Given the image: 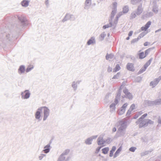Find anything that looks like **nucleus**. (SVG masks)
<instances>
[{
  "label": "nucleus",
  "instance_id": "f257e3e1",
  "mask_svg": "<svg viewBox=\"0 0 161 161\" xmlns=\"http://www.w3.org/2000/svg\"><path fill=\"white\" fill-rule=\"evenodd\" d=\"M6 29L0 33V42H4L8 41H10L12 38L14 37L9 29Z\"/></svg>",
  "mask_w": 161,
  "mask_h": 161
},
{
  "label": "nucleus",
  "instance_id": "f03ea898",
  "mask_svg": "<svg viewBox=\"0 0 161 161\" xmlns=\"http://www.w3.org/2000/svg\"><path fill=\"white\" fill-rule=\"evenodd\" d=\"M154 122L148 119H138L136 122V124H139V128H145L147 127L148 124L153 125L154 124Z\"/></svg>",
  "mask_w": 161,
  "mask_h": 161
},
{
  "label": "nucleus",
  "instance_id": "7ed1b4c3",
  "mask_svg": "<svg viewBox=\"0 0 161 161\" xmlns=\"http://www.w3.org/2000/svg\"><path fill=\"white\" fill-rule=\"evenodd\" d=\"M121 89V87L120 86L118 90L117 95L115 98L114 102L112 103L109 106L110 108H111L110 110L111 111H114L115 109V105L117 104L119 102L118 100L120 98Z\"/></svg>",
  "mask_w": 161,
  "mask_h": 161
},
{
  "label": "nucleus",
  "instance_id": "20e7f679",
  "mask_svg": "<svg viewBox=\"0 0 161 161\" xmlns=\"http://www.w3.org/2000/svg\"><path fill=\"white\" fill-rule=\"evenodd\" d=\"M18 19L20 22L21 25L20 26H17V27L19 29H21L28 25V22L24 16H18Z\"/></svg>",
  "mask_w": 161,
  "mask_h": 161
},
{
  "label": "nucleus",
  "instance_id": "39448f33",
  "mask_svg": "<svg viewBox=\"0 0 161 161\" xmlns=\"http://www.w3.org/2000/svg\"><path fill=\"white\" fill-rule=\"evenodd\" d=\"M42 110L43 109V120L45 121L49 116L50 113L49 109L46 106L41 107Z\"/></svg>",
  "mask_w": 161,
  "mask_h": 161
},
{
  "label": "nucleus",
  "instance_id": "423d86ee",
  "mask_svg": "<svg viewBox=\"0 0 161 161\" xmlns=\"http://www.w3.org/2000/svg\"><path fill=\"white\" fill-rule=\"evenodd\" d=\"M42 112V108L40 107L37 109L35 113V118L36 119L38 120L39 121H40L41 119V118Z\"/></svg>",
  "mask_w": 161,
  "mask_h": 161
},
{
  "label": "nucleus",
  "instance_id": "0eeeda50",
  "mask_svg": "<svg viewBox=\"0 0 161 161\" xmlns=\"http://www.w3.org/2000/svg\"><path fill=\"white\" fill-rule=\"evenodd\" d=\"M123 92L125 94V95L122 96L123 98L126 97L128 98L130 100L132 99L133 98L132 95L129 92L128 89H127L126 88H125L123 90Z\"/></svg>",
  "mask_w": 161,
  "mask_h": 161
},
{
  "label": "nucleus",
  "instance_id": "6e6552de",
  "mask_svg": "<svg viewBox=\"0 0 161 161\" xmlns=\"http://www.w3.org/2000/svg\"><path fill=\"white\" fill-rule=\"evenodd\" d=\"M31 93L29 90H25L21 93V97L22 99H27L29 98Z\"/></svg>",
  "mask_w": 161,
  "mask_h": 161
},
{
  "label": "nucleus",
  "instance_id": "1a4fd4ad",
  "mask_svg": "<svg viewBox=\"0 0 161 161\" xmlns=\"http://www.w3.org/2000/svg\"><path fill=\"white\" fill-rule=\"evenodd\" d=\"M128 104L127 103L124 104L120 109L117 111L118 114L119 115L123 114L125 112V109Z\"/></svg>",
  "mask_w": 161,
  "mask_h": 161
},
{
  "label": "nucleus",
  "instance_id": "9d476101",
  "mask_svg": "<svg viewBox=\"0 0 161 161\" xmlns=\"http://www.w3.org/2000/svg\"><path fill=\"white\" fill-rule=\"evenodd\" d=\"M97 137V135L93 136L87 138L85 140V143L88 145H91L92 144L93 140L94 139H96Z\"/></svg>",
  "mask_w": 161,
  "mask_h": 161
},
{
  "label": "nucleus",
  "instance_id": "9b49d317",
  "mask_svg": "<svg viewBox=\"0 0 161 161\" xmlns=\"http://www.w3.org/2000/svg\"><path fill=\"white\" fill-rule=\"evenodd\" d=\"M161 80V75L159 76L158 78L155 79L153 81H151L150 83V85L152 86L153 88H154L158 84Z\"/></svg>",
  "mask_w": 161,
  "mask_h": 161
},
{
  "label": "nucleus",
  "instance_id": "f8f14e48",
  "mask_svg": "<svg viewBox=\"0 0 161 161\" xmlns=\"http://www.w3.org/2000/svg\"><path fill=\"white\" fill-rule=\"evenodd\" d=\"M125 133V130H120L118 129V130L114 136V138H117L119 137L123 136Z\"/></svg>",
  "mask_w": 161,
  "mask_h": 161
},
{
  "label": "nucleus",
  "instance_id": "ddd939ff",
  "mask_svg": "<svg viewBox=\"0 0 161 161\" xmlns=\"http://www.w3.org/2000/svg\"><path fill=\"white\" fill-rule=\"evenodd\" d=\"M120 125L119 127L118 128L120 130H125L127 127L126 122L125 121H120L119 122Z\"/></svg>",
  "mask_w": 161,
  "mask_h": 161
},
{
  "label": "nucleus",
  "instance_id": "4468645a",
  "mask_svg": "<svg viewBox=\"0 0 161 161\" xmlns=\"http://www.w3.org/2000/svg\"><path fill=\"white\" fill-rule=\"evenodd\" d=\"M26 71L25 66L24 65H21L19 67L18 69V73L21 75L24 73Z\"/></svg>",
  "mask_w": 161,
  "mask_h": 161
},
{
  "label": "nucleus",
  "instance_id": "2eb2a0df",
  "mask_svg": "<svg viewBox=\"0 0 161 161\" xmlns=\"http://www.w3.org/2000/svg\"><path fill=\"white\" fill-rule=\"evenodd\" d=\"M92 3V0H86L85 3L84 8L88 9L90 7Z\"/></svg>",
  "mask_w": 161,
  "mask_h": 161
},
{
  "label": "nucleus",
  "instance_id": "dca6fc26",
  "mask_svg": "<svg viewBox=\"0 0 161 161\" xmlns=\"http://www.w3.org/2000/svg\"><path fill=\"white\" fill-rule=\"evenodd\" d=\"M51 143V142H50L49 144L44 147V149L43 150L42 152L45 153H47L49 152L50 150V144Z\"/></svg>",
  "mask_w": 161,
  "mask_h": 161
},
{
  "label": "nucleus",
  "instance_id": "f3484780",
  "mask_svg": "<svg viewBox=\"0 0 161 161\" xmlns=\"http://www.w3.org/2000/svg\"><path fill=\"white\" fill-rule=\"evenodd\" d=\"M126 68L128 70L131 71H133L135 70L133 64L132 63H128L126 65Z\"/></svg>",
  "mask_w": 161,
  "mask_h": 161
},
{
  "label": "nucleus",
  "instance_id": "a211bd4d",
  "mask_svg": "<svg viewBox=\"0 0 161 161\" xmlns=\"http://www.w3.org/2000/svg\"><path fill=\"white\" fill-rule=\"evenodd\" d=\"M97 144L98 145H101L104 144L105 143V140H103L102 137H99L97 139Z\"/></svg>",
  "mask_w": 161,
  "mask_h": 161
},
{
  "label": "nucleus",
  "instance_id": "6ab92c4d",
  "mask_svg": "<svg viewBox=\"0 0 161 161\" xmlns=\"http://www.w3.org/2000/svg\"><path fill=\"white\" fill-rule=\"evenodd\" d=\"M143 9L142 8V5H141L138 6L137 9V11L135 12L137 15H140L142 12Z\"/></svg>",
  "mask_w": 161,
  "mask_h": 161
},
{
  "label": "nucleus",
  "instance_id": "aec40b11",
  "mask_svg": "<svg viewBox=\"0 0 161 161\" xmlns=\"http://www.w3.org/2000/svg\"><path fill=\"white\" fill-rule=\"evenodd\" d=\"M95 43V38L94 37H91L89 40H88L87 42V44L90 45L91 44Z\"/></svg>",
  "mask_w": 161,
  "mask_h": 161
},
{
  "label": "nucleus",
  "instance_id": "412c9836",
  "mask_svg": "<svg viewBox=\"0 0 161 161\" xmlns=\"http://www.w3.org/2000/svg\"><path fill=\"white\" fill-rule=\"evenodd\" d=\"M109 23L108 24H107L103 26V29H105L106 28L111 27L113 26L112 21L109 19Z\"/></svg>",
  "mask_w": 161,
  "mask_h": 161
},
{
  "label": "nucleus",
  "instance_id": "4be33fe9",
  "mask_svg": "<svg viewBox=\"0 0 161 161\" xmlns=\"http://www.w3.org/2000/svg\"><path fill=\"white\" fill-rule=\"evenodd\" d=\"M152 11L155 13H157L158 10V6L156 3H154V4L153 7Z\"/></svg>",
  "mask_w": 161,
  "mask_h": 161
},
{
  "label": "nucleus",
  "instance_id": "5701e85b",
  "mask_svg": "<svg viewBox=\"0 0 161 161\" xmlns=\"http://www.w3.org/2000/svg\"><path fill=\"white\" fill-rule=\"evenodd\" d=\"M122 150V147H120L116 150L114 154V158H115L118 156L119 153H120Z\"/></svg>",
  "mask_w": 161,
  "mask_h": 161
},
{
  "label": "nucleus",
  "instance_id": "b1692460",
  "mask_svg": "<svg viewBox=\"0 0 161 161\" xmlns=\"http://www.w3.org/2000/svg\"><path fill=\"white\" fill-rule=\"evenodd\" d=\"M117 10L114 9H112V11L110 16V19H109L111 20L112 21L113 19L114 18V15L116 13Z\"/></svg>",
  "mask_w": 161,
  "mask_h": 161
},
{
  "label": "nucleus",
  "instance_id": "393cba45",
  "mask_svg": "<svg viewBox=\"0 0 161 161\" xmlns=\"http://www.w3.org/2000/svg\"><path fill=\"white\" fill-rule=\"evenodd\" d=\"M29 2L28 0H23L21 2V4L23 6L26 7L28 5Z\"/></svg>",
  "mask_w": 161,
  "mask_h": 161
},
{
  "label": "nucleus",
  "instance_id": "a878e982",
  "mask_svg": "<svg viewBox=\"0 0 161 161\" xmlns=\"http://www.w3.org/2000/svg\"><path fill=\"white\" fill-rule=\"evenodd\" d=\"M114 57V55L113 54L110 53V54H108V53H107L106 55L105 58L106 60H108L109 59H112Z\"/></svg>",
  "mask_w": 161,
  "mask_h": 161
},
{
  "label": "nucleus",
  "instance_id": "bb28decb",
  "mask_svg": "<svg viewBox=\"0 0 161 161\" xmlns=\"http://www.w3.org/2000/svg\"><path fill=\"white\" fill-rule=\"evenodd\" d=\"M69 13L66 14L63 19L62 20V22H64L68 20H70L69 17Z\"/></svg>",
  "mask_w": 161,
  "mask_h": 161
},
{
  "label": "nucleus",
  "instance_id": "cd10ccee",
  "mask_svg": "<svg viewBox=\"0 0 161 161\" xmlns=\"http://www.w3.org/2000/svg\"><path fill=\"white\" fill-rule=\"evenodd\" d=\"M77 83L79 84V82L78 81H77L75 83V81H74L72 83V84L71 86H72V87L73 88L74 90V91H75L76 90V89H77Z\"/></svg>",
  "mask_w": 161,
  "mask_h": 161
},
{
  "label": "nucleus",
  "instance_id": "c85d7f7f",
  "mask_svg": "<svg viewBox=\"0 0 161 161\" xmlns=\"http://www.w3.org/2000/svg\"><path fill=\"white\" fill-rule=\"evenodd\" d=\"M147 68V67L145 65H144L143 67H142V68L138 72V74H141L144 71H145Z\"/></svg>",
  "mask_w": 161,
  "mask_h": 161
},
{
  "label": "nucleus",
  "instance_id": "c756f323",
  "mask_svg": "<svg viewBox=\"0 0 161 161\" xmlns=\"http://www.w3.org/2000/svg\"><path fill=\"white\" fill-rule=\"evenodd\" d=\"M139 57L140 59H143L145 58L147 56H146V54L144 55V53L143 52H142L140 53L139 54Z\"/></svg>",
  "mask_w": 161,
  "mask_h": 161
},
{
  "label": "nucleus",
  "instance_id": "7c9ffc66",
  "mask_svg": "<svg viewBox=\"0 0 161 161\" xmlns=\"http://www.w3.org/2000/svg\"><path fill=\"white\" fill-rule=\"evenodd\" d=\"M147 103L148 106H151L155 105V102L154 101H151L149 100H147Z\"/></svg>",
  "mask_w": 161,
  "mask_h": 161
},
{
  "label": "nucleus",
  "instance_id": "2f4dec72",
  "mask_svg": "<svg viewBox=\"0 0 161 161\" xmlns=\"http://www.w3.org/2000/svg\"><path fill=\"white\" fill-rule=\"evenodd\" d=\"M34 68V66L33 65L28 66L26 69V72L28 73Z\"/></svg>",
  "mask_w": 161,
  "mask_h": 161
},
{
  "label": "nucleus",
  "instance_id": "473e14b6",
  "mask_svg": "<svg viewBox=\"0 0 161 161\" xmlns=\"http://www.w3.org/2000/svg\"><path fill=\"white\" fill-rule=\"evenodd\" d=\"M142 1V0H131V3L135 5L137 3H139Z\"/></svg>",
  "mask_w": 161,
  "mask_h": 161
},
{
  "label": "nucleus",
  "instance_id": "72a5a7b5",
  "mask_svg": "<svg viewBox=\"0 0 161 161\" xmlns=\"http://www.w3.org/2000/svg\"><path fill=\"white\" fill-rule=\"evenodd\" d=\"M120 69V67L119 64H117L115 68L113 70V72H115L119 70Z\"/></svg>",
  "mask_w": 161,
  "mask_h": 161
},
{
  "label": "nucleus",
  "instance_id": "f704fd0d",
  "mask_svg": "<svg viewBox=\"0 0 161 161\" xmlns=\"http://www.w3.org/2000/svg\"><path fill=\"white\" fill-rule=\"evenodd\" d=\"M65 156L61 154L59 157L58 161H63L65 159Z\"/></svg>",
  "mask_w": 161,
  "mask_h": 161
},
{
  "label": "nucleus",
  "instance_id": "c9c22d12",
  "mask_svg": "<svg viewBox=\"0 0 161 161\" xmlns=\"http://www.w3.org/2000/svg\"><path fill=\"white\" fill-rule=\"evenodd\" d=\"M102 152L104 154H107L109 150V148L108 147H106L103 148L102 149Z\"/></svg>",
  "mask_w": 161,
  "mask_h": 161
},
{
  "label": "nucleus",
  "instance_id": "e433bc0d",
  "mask_svg": "<svg viewBox=\"0 0 161 161\" xmlns=\"http://www.w3.org/2000/svg\"><path fill=\"white\" fill-rule=\"evenodd\" d=\"M154 48V47H153L152 48H150L146 50L145 52V53L146 54V56H147L148 54L150 52L151 50H153Z\"/></svg>",
  "mask_w": 161,
  "mask_h": 161
},
{
  "label": "nucleus",
  "instance_id": "4c0bfd02",
  "mask_svg": "<svg viewBox=\"0 0 161 161\" xmlns=\"http://www.w3.org/2000/svg\"><path fill=\"white\" fill-rule=\"evenodd\" d=\"M136 14L135 12H132L130 15V19L135 18L136 16Z\"/></svg>",
  "mask_w": 161,
  "mask_h": 161
},
{
  "label": "nucleus",
  "instance_id": "58836bf2",
  "mask_svg": "<svg viewBox=\"0 0 161 161\" xmlns=\"http://www.w3.org/2000/svg\"><path fill=\"white\" fill-rule=\"evenodd\" d=\"M69 15L70 20L74 21L75 20V18L74 15L69 13Z\"/></svg>",
  "mask_w": 161,
  "mask_h": 161
},
{
  "label": "nucleus",
  "instance_id": "ea45409f",
  "mask_svg": "<svg viewBox=\"0 0 161 161\" xmlns=\"http://www.w3.org/2000/svg\"><path fill=\"white\" fill-rule=\"evenodd\" d=\"M129 11L128 7L127 6H125L123 8V12L124 13H127Z\"/></svg>",
  "mask_w": 161,
  "mask_h": 161
},
{
  "label": "nucleus",
  "instance_id": "a19ab883",
  "mask_svg": "<svg viewBox=\"0 0 161 161\" xmlns=\"http://www.w3.org/2000/svg\"><path fill=\"white\" fill-rule=\"evenodd\" d=\"M155 105H159L161 104V98H160L154 101Z\"/></svg>",
  "mask_w": 161,
  "mask_h": 161
},
{
  "label": "nucleus",
  "instance_id": "79ce46f5",
  "mask_svg": "<svg viewBox=\"0 0 161 161\" xmlns=\"http://www.w3.org/2000/svg\"><path fill=\"white\" fill-rule=\"evenodd\" d=\"M105 36L106 34H105L104 32H103L100 35V37L101 38L100 39L101 41H102L104 40Z\"/></svg>",
  "mask_w": 161,
  "mask_h": 161
},
{
  "label": "nucleus",
  "instance_id": "37998d69",
  "mask_svg": "<svg viewBox=\"0 0 161 161\" xmlns=\"http://www.w3.org/2000/svg\"><path fill=\"white\" fill-rule=\"evenodd\" d=\"M120 75V73H118L116 75L114 76L112 78V79H118Z\"/></svg>",
  "mask_w": 161,
  "mask_h": 161
},
{
  "label": "nucleus",
  "instance_id": "c03bdc74",
  "mask_svg": "<svg viewBox=\"0 0 161 161\" xmlns=\"http://www.w3.org/2000/svg\"><path fill=\"white\" fill-rule=\"evenodd\" d=\"M151 152V151L149 152L148 151H145V152H143L141 153V156H143L149 154V153Z\"/></svg>",
  "mask_w": 161,
  "mask_h": 161
},
{
  "label": "nucleus",
  "instance_id": "a18cd8bd",
  "mask_svg": "<svg viewBox=\"0 0 161 161\" xmlns=\"http://www.w3.org/2000/svg\"><path fill=\"white\" fill-rule=\"evenodd\" d=\"M146 34V33L145 31H143L138 36L140 39L141 38L143 37Z\"/></svg>",
  "mask_w": 161,
  "mask_h": 161
},
{
  "label": "nucleus",
  "instance_id": "49530a36",
  "mask_svg": "<svg viewBox=\"0 0 161 161\" xmlns=\"http://www.w3.org/2000/svg\"><path fill=\"white\" fill-rule=\"evenodd\" d=\"M140 39V38L138 37V36L137 38L134 39L132 40L131 42V43H134L137 42Z\"/></svg>",
  "mask_w": 161,
  "mask_h": 161
},
{
  "label": "nucleus",
  "instance_id": "de8ad7c7",
  "mask_svg": "<svg viewBox=\"0 0 161 161\" xmlns=\"http://www.w3.org/2000/svg\"><path fill=\"white\" fill-rule=\"evenodd\" d=\"M151 24V22L150 21H148L145 25L146 27L148 29L150 27Z\"/></svg>",
  "mask_w": 161,
  "mask_h": 161
},
{
  "label": "nucleus",
  "instance_id": "09e8293b",
  "mask_svg": "<svg viewBox=\"0 0 161 161\" xmlns=\"http://www.w3.org/2000/svg\"><path fill=\"white\" fill-rule=\"evenodd\" d=\"M46 156V154H41L39 156V160H41L42 159Z\"/></svg>",
  "mask_w": 161,
  "mask_h": 161
},
{
  "label": "nucleus",
  "instance_id": "8fccbe9b",
  "mask_svg": "<svg viewBox=\"0 0 161 161\" xmlns=\"http://www.w3.org/2000/svg\"><path fill=\"white\" fill-rule=\"evenodd\" d=\"M69 149H66L62 154L63 155L65 156L67 155L69 153Z\"/></svg>",
  "mask_w": 161,
  "mask_h": 161
},
{
  "label": "nucleus",
  "instance_id": "3c124183",
  "mask_svg": "<svg viewBox=\"0 0 161 161\" xmlns=\"http://www.w3.org/2000/svg\"><path fill=\"white\" fill-rule=\"evenodd\" d=\"M117 3L116 2H114L113 4V8L112 9L117 10Z\"/></svg>",
  "mask_w": 161,
  "mask_h": 161
},
{
  "label": "nucleus",
  "instance_id": "603ef678",
  "mask_svg": "<svg viewBox=\"0 0 161 161\" xmlns=\"http://www.w3.org/2000/svg\"><path fill=\"white\" fill-rule=\"evenodd\" d=\"M147 116V113H145L143 115H142L139 119V120H141V119H144V118L146 117Z\"/></svg>",
  "mask_w": 161,
  "mask_h": 161
},
{
  "label": "nucleus",
  "instance_id": "864d4df0",
  "mask_svg": "<svg viewBox=\"0 0 161 161\" xmlns=\"http://www.w3.org/2000/svg\"><path fill=\"white\" fill-rule=\"evenodd\" d=\"M136 148L135 147H131L129 148V151L131 152H134L135 150L136 149Z\"/></svg>",
  "mask_w": 161,
  "mask_h": 161
},
{
  "label": "nucleus",
  "instance_id": "5fc2aeb1",
  "mask_svg": "<svg viewBox=\"0 0 161 161\" xmlns=\"http://www.w3.org/2000/svg\"><path fill=\"white\" fill-rule=\"evenodd\" d=\"M152 61V59H150L144 65L147 67L150 64Z\"/></svg>",
  "mask_w": 161,
  "mask_h": 161
},
{
  "label": "nucleus",
  "instance_id": "6e6d98bb",
  "mask_svg": "<svg viewBox=\"0 0 161 161\" xmlns=\"http://www.w3.org/2000/svg\"><path fill=\"white\" fill-rule=\"evenodd\" d=\"M122 12H119L118 14H117L116 16V18L117 19H118L122 15Z\"/></svg>",
  "mask_w": 161,
  "mask_h": 161
},
{
  "label": "nucleus",
  "instance_id": "4d7b16f0",
  "mask_svg": "<svg viewBox=\"0 0 161 161\" xmlns=\"http://www.w3.org/2000/svg\"><path fill=\"white\" fill-rule=\"evenodd\" d=\"M135 104H132L130 107V109H131V110H134V109H135Z\"/></svg>",
  "mask_w": 161,
  "mask_h": 161
},
{
  "label": "nucleus",
  "instance_id": "13d9d810",
  "mask_svg": "<svg viewBox=\"0 0 161 161\" xmlns=\"http://www.w3.org/2000/svg\"><path fill=\"white\" fill-rule=\"evenodd\" d=\"M118 19H117L116 18L114 21V24L113 25L114 26V28H115V27L116 25L118 23Z\"/></svg>",
  "mask_w": 161,
  "mask_h": 161
},
{
  "label": "nucleus",
  "instance_id": "bf43d9fd",
  "mask_svg": "<svg viewBox=\"0 0 161 161\" xmlns=\"http://www.w3.org/2000/svg\"><path fill=\"white\" fill-rule=\"evenodd\" d=\"M132 110H131V109H129L127 111V113H126V115L127 116H129L131 114V111H132Z\"/></svg>",
  "mask_w": 161,
  "mask_h": 161
},
{
  "label": "nucleus",
  "instance_id": "052dcab7",
  "mask_svg": "<svg viewBox=\"0 0 161 161\" xmlns=\"http://www.w3.org/2000/svg\"><path fill=\"white\" fill-rule=\"evenodd\" d=\"M147 29L146 27L145 26H142L141 28V30L142 31H146Z\"/></svg>",
  "mask_w": 161,
  "mask_h": 161
},
{
  "label": "nucleus",
  "instance_id": "680f3d73",
  "mask_svg": "<svg viewBox=\"0 0 161 161\" xmlns=\"http://www.w3.org/2000/svg\"><path fill=\"white\" fill-rule=\"evenodd\" d=\"M107 71L108 72H110L112 71V68L110 67L109 66L108 68L107 69Z\"/></svg>",
  "mask_w": 161,
  "mask_h": 161
},
{
  "label": "nucleus",
  "instance_id": "e2e57ef3",
  "mask_svg": "<svg viewBox=\"0 0 161 161\" xmlns=\"http://www.w3.org/2000/svg\"><path fill=\"white\" fill-rule=\"evenodd\" d=\"M114 152L111 151V150L110 151L109 155L110 157H112L113 156Z\"/></svg>",
  "mask_w": 161,
  "mask_h": 161
},
{
  "label": "nucleus",
  "instance_id": "0e129e2a",
  "mask_svg": "<svg viewBox=\"0 0 161 161\" xmlns=\"http://www.w3.org/2000/svg\"><path fill=\"white\" fill-rule=\"evenodd\" d=\"M101 148V147H98L96 149V153H98L99 151Z\"/></svg>",
  "mask_w": 161,
  "mask_h": 161
},
{
  "label": "nucleus",
  "instance_id": "69168bd1",
  "mask_svg": "<svg viewBox=\"0 0 161 161\" xmlns=\"http://www.w3.org/2000/svg\"><path fill=\"white\" fill-rule=\"evenodd\" d=\"M158 122L159 124H161V119L160 117L158 118Z\"/></svg>",
  "mask_w": 161,
  "mask_h": 161
},
{
  "label": "nucleus",
  "instance_id": "338daca9",
  "mask_svg": "<svg viewBox=\"0 0 161 161\" xmlns=\"http://www.w3.org/2000/svg\"><path fill=\"white\" fill-rule=\"evenodd\" d=\"M150 44V43L149 42H145L144 44V46H147L149 44Z\"/></svg>",
  "mask_w": 161,
  "mask_h": 161
},
{
  "label": "nucleus",
  "instance_id": "774afa93",
  "mask_svg": "<svg viewBox=\"0 0 161 161\" xmlns=\"http://www.w3.org/2000/svg\"><path fill=\"white\" fill-rule=\"evenodd\" d=\"M139 116L138 115V114H137V113L134 116L133 118L134 119H137Z\"/></svg>",
  "mask_w": 161,
  "mask_h": 161
}]
</instances>
